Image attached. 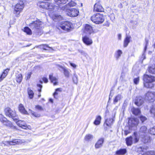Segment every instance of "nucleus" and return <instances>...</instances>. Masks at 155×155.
<instances>
[{"label":"nucleus","instance_id":"nucleus-39","mask_svg":"<svg viewBox=\"0 0 155 155\" xmlns=\"http://www.w3.org/2000/svg\"><path fill=\"white\" fill-rule=\"evenodd\" d=\"M24 31L28 35H31L32 34L31 30L28 27H26L24 28Z\"/></svg>","mask_w":155,"mask_h":155},{"label":"nucleus","instance_id":"nucleus-34","mask_svg":"<svg viewBox=\"0 0 155 155\" xmlns=\"http://www.w3.org/2000/svg\"><path fill=\"white\" fill-rule=\"evenodd\" d=\"M149 71L151 73L155 74V64L152 65L151 66L149 67Z\"/></svg>","mask_w":155,"mask_h":155},{"label":"nucleus","instance_id":"nucleus-48","mask_svg":"<svg viewBox=\"0 0 155 155\" xmlns=\"http://www.w3.org/2000/svg\"><path fill=\"white\" fill-rule=\"evenodd\" d=\"M35 109L40 111L43 110V108L41 106L39 105L36 106Z\"/></svg>","mask_w":155,"mask_h":155},{"label":"nucleus","instance_id":"nucleus-25","mask_svg":"<svg viewBox=\"0 0 155 155\" xmlns=\"http://www.w3.org/2000/svg\"><path fill=\"white\" fill-rule=\"evenodd\" d=\"M59 67L62 68L64 71V73L66 77H68L69 76L70 72L69 70L65 67L59 66Z\"/></svg>","mask_w":155,"mask_h":155},{"label":"nucleus","instance_id":"nucleus-19","mask_svg":"<svg viewBox=\"0 0 155 155\" xmlns=\"http://www.w3.org/2000/svg\"><path fill=\"white\" fill-rule=\"evenodd\" d=\"M49 78L51 82L53 83L54 85H56L58 84V78L55 77H53L52 74L49 75Z\"/></svg>","mask_w":155,"mask_h":155},{"label":"nucleus","instance_id":"nucleus-31","mask_svg":"<svg viewBox=\"0 0 155 155\" xmlns=\"http://www.w3.org/2000/svg\"><path fill=\"white\" fill-rule=\"evenodd\" d=\"M130 37L127 36L124 40V46L125 47H126L130 42Z\"/></svg>","mask_w":155,"mask_h":155},{"label":"nucleus","instance_id":"nucleus-15","mask_svg":"<svg viewBox=\"0 0 155 155\" xmlns=\"http://www.w3.org/2000/svg\"><path fill=\"white\" fill-rule=\"evenodd\" d=\"M84 32L87 34H91L93 32L92 26L88 24H86L84 26Z\"/></svg>","mask_w":155,"mask_h":155},{"label":"nucleus","instance_id":"nucleus-58","mask_svg":"<svg viewBox=\"0 0 155 155\" xmlns=\"http://www.w3.org/2000/svg\"><path fill=\"white\" fill-rule=\"evenodd\" d=\"M43 80L45 83H47L48 82V79L47 78L44 77L43 78Z\"/></svg>","mask_w":155,"mask_h":155},{"label":"nucleus","instance_id":"nucleus-45","mask_svg":"<svg viewBox=\"0 0 155 155\" xmlns=\"http://www.w3.org/2000/svg\"><path fill=\"white\" fill-rule=\"evenodd\" d=\"M139 81V77L134 78V84H138Z\"/></svg>","mask_w":155,"mask_h":155},{"label":"nucleus","instance_id":"nucleus-46","mask_svg":"<svg viewBox=\"0 0 155 155\" xmlns=\"http://www.w3.org/2000/svg\"><path fill=\"white\" fill-rule=\"evenodd\" d=\"M70 6H74L76 5V3L74 1H71L68 3Z\"/></svg>","mask_w":155,"mask_h":155},{"label":"nucleus","instance_id":"nucleus-41","mask_svg":"<svg viewBox=\"0 0 155 155\" xmlns=\"http://www.w3.org/2000/svg\"><path fill=\"white\" fill-rule=\"evenodd\" d=\"M62 91V89L61 88H57L55 90V91L53 95L54 97L56 98H57V95L58 94V92H61Z\"/></svg>","mask_w":155,"mask_h":155},{"label":"nucleus","instance_id":"nucleus-9","mask_svg":"<svg viewBox=\"0 0 155 155\" xmlns=\"http://www.w3.org/2000/svg\"><path fill=\"white\" fill-rule=\"evenodd\" d=\"M145 98L151 102H153L155 100V92L148 91L146 94Z\"/></svg>","mask_w":155,"mask_h":155},{"label":"nucleus","instance_id":"nucleus-56","mask_svg":"<svg viewBox=\"0 0 155 155\" xmlns=\"http://www.w3.org/2000/svg\"><path fill=\"white\" fill-rule=\"evenodd\" d=\"M69 63H70V64L72 67H73L74 68H76L77 66L75 64H74V63H72L70 62H69Z\"/></svg>","mask_w":155,"mask_h":155},{"label":"nucleus","instance_id":"nucleus-21","mask_svg":"<svg viewBox=\"0 0 155 155\" xmlns=\"http://www.w3.org/2000/svg\"><path fill=\"white\" fill-rule=\"evenodd\" d=\"M19 111L22 114H28V112L25 110L24 105L22 104H20L18 107Z\"/></svg>","mask_w":155,"mask_h":155},{"label":"nucleus","instance_id":"nucleus-2","mask_svg":"<svg viewBox=\"0 0 155 155\" xmlns=\"http://www.w3.org/2000/svg\"><path fill=\"white\" fill-rule=\"evenodd\" d=\"M38 5L40 8L45 9L50 11H55L58 9V7L52 3L43 2L38 4Z\"/></svg>","mask_w":155,"mask_h":155},{"label":"nucleus","instance_id":"nucleus-60","mask_svg":"<svg viewBox=\"0 0 155 155\" xmlns=\"http://www.w3.org/2000/svg\"><path fill=\"white\" fill-rule=\"evenodd\" d=\"M121 35L120 34L118 35V38L119 40H121Z\"/></svg>","mask_w":155,"mask_h":155},{"label":"nucleus","instance_id":"nucleus-49","mask_svg":"<svg viewBox=\"0 0 155 155\" xmlns=\"http://www.w3.org/2000/svg\"><path fill=\"white\" fill-rule=\"evenodd\" d=\"M140 120L143 123L145 121L147 120V118L143 116H141L140 117Z\"/></svg>","mask_w":155,"mask_h":155},{"label":"nucleus","instance_id":"nucleus-20","mask_svg":"<svg viewBox=\"0 0 155 155\" xmlns=\"http://www.w3.org/2000/svg\"><path fill=\"white\" fill-rule=\"evenodd\" d=\"M17 124L19 127L24 129H26L27 127L26 124L24 120H18V121L17 122Z\"/></svg>","mask_w":155,"mask_h":155},{"label":"nucleus","instance_id":"nucleus-52","mask_svg":"<svg viewBox=\"0 0 155 155\" xmlns=\"http://www.w3.org/2000/svg\"><path fill=\"white\" fill-rule=\"evenodd\" d=\"M61 18V16L60 15H54V18L58 20H60Z\"/></svg>","mask_w":155,"mask_h":155},{"label":"nucleus","instance_id":"nucleus-33","mask_svg":"<svg viewBox=\"0 0 155 155\" xmlns=\"http://www.w3.org/2000/svg\"><path fill=\"white\" fill-rule=\"evenodd\" d=\"M122 97L121 94H118L116 96L114 100V104L117 103L122 98Z\"/></svg>","mask_w":155,"mask_h":155},{"label":"nucleus","instance_id":"nucleus-10","mask_svg":"<svg viewBox=\"0 0 155 155\" xmlns=\"http://www.w3.org/2000/svg\"><path fill=\"white\" fill-rule=\"evenodd\" d=\"M25 143V141L23 140H21L19 139L13 140L12 141H5V144L7 146L10 145H15L17 144H21Z\"/></svg>","mask_w":155,"mask_h":155},{"label":"nucleus","instance_id":"nucleus-29","mask_svg":"<svg viewBox=\"0 0 155 155\" xmlns=\"http://www.w3.org/2000/svg\"><path fill=\"white\" fill-rule=\"evenodd\" d=\"M16 78L17 81L19 83H20L22 81V74H18L16 75Z\"/></svg>","mask_w":155,"mask_h":155},{"label":"nucleus","instance_id":"nucleus-53","mask_svg":"<svg viewBox=\"0 0 155 155\" xmlns=\"http://www.w3.org/2000/svg\"><path fill=\"white\" fill-rule=\"evenodd\" d=\"M31 72L28 73L27 74V76L26 77V78L27 80L29 79L31 77Z\"/></svg>","mask_w":155,"mask_h":155},{"label":"nucleus","instance_id":"nucleus-4","mask_svg":"<svg viewBox=\"0 0 155 155\" xmlns=\"http://www.w3.org/2000/svg\"><path fill=\"white\" fill-rule=\"evenodd\" d=\"M91 20L96 24H100L104 22V17L103 15L98 13L93 15L91 17Z\"/></svg>","mask_w":155,"mask_h":155},{"label":"nucleus","instance_id":"nucleus-16","mask_svg":"<svg viewBox=\"0 0 155 155\" xmlns=\"http://www.w3.org/2000/svg\"><path fill=\"white\" fill-rule=\"evenodd\" d=\"M93 10L94 12H103L104 9L101 4L96 3L94 5Z\"/></svg>","mask_w":155,"mask_h":155},{"label":"nucleus","instance_id":"nucleus-28","mask_svg":"<svg viewBox=\"0 0 155 155\" xmlns=\"http://www.w3.org/2000/svg\"><path fill=\"white\" fill-rule=\"evenodd\" d=\"M127 152L126 149H120L116 152V154L117 155H124Z\"/></svg>","mask_w":155,"mask_h":155},{"label":"nucleus","instance_id":"nucleus-47","mask_svg":"<svg viewBox=\"0 0 155 155\" xmlns=\"http://www.w3.org/2000/svg\"><path fill=\"white\" fill-rule=\"evenodd\" d=\"M7 75L5 74L4 72H3L2 74L1 75L0 77V82L2 81L3 79L5 78Z\"/></svg>","mask_w":155,"mask_h":155},{"label":"nucleus","instance_id":"nucleus-36","mask_svg":"<svg viewBox=\"0 0 155 155\" xmlns=\"http://www.w3.org/2000/svg\"><path fill=\"white\" fill-rule=\"evenodd\" d=\"M148 132L151 135H155V126L150 128L148 130Z\"/></svg>","mask_w":155,"mask_h":155},{"label":"nucleus","instance_id":"nucleus-43","mask_svg":"<svg viewBox=\"0 0 155 155\" xmlns=\"http://www.w3.org/2000/svg\"><path fill=\"white\" fill-rule=\"evenodd\" d=\"M29 111H30L31 114L35 117H39L40 116V114H37L30 109L29 110Z\"/></svg>","mask_w":155,"mask_h":155},{"label":"nucleus","instance_id":"nucleus-27","mask_svg":"<svg viewBox=\"0 0 155 155\" xmlns=\"http://www.w3.org/2000/svg\"><path fill=\"white\" fill-rule=\"evenodd\" d=\"M93 138V136L91 134H87L84 137V140L86 141H89L92 140Z\"/></svg>","mask_w":155,"mask_h":155},{"label":"nucleus","instance_id":"nucleus-8","mask_svg":"<svg viewBox=\"0 0 155 155\" xmlns=\"http://www.w3.org/2000/svg\"><path fill=\"white\" fill-rule=\"evenodd\" d=\"M24 7V5L22 3L21 4H17L14 8V13L15 16L18 17L19 16V14L21 11Z\"/></svg>","mask_w":155,"mask_h":155},{"label":"nucleus","instance_id":"nucleus-59","mask_svg":"<svg viewBox=\"0 0 155 155\" xmlns=\"http://www.w3.org/2000/svg\"><path fill=\"white\" fill-rule=\"evenodd\" d=\"M142 58H143V60L145 58V55L144 53H143L142 55Z\"/></svg>","mask_w":155,"mask_h":155},{"label":"nucleus","instance_id":"nucleus-5","mask_svg":"<svg viewBox=\"0 0 155 155\" xmlns=\"http://www.w3.org/2000/svg\"><path fill=\"white\" fill-rule=\"evenodd\" d=\"M72 23L70 22L65 21L57 26V28L59 30L61 29L64 31H69L71 28Z\"/></svg>","mask_w":155,"mask_h":155},{"label":"nucleus","instance_id":"nucleus-11","mask_svg":"<svg viewBox=\"0 0 155 155\" xmlns=\"http://www.w3.org/2000/svg\"><path fill=\"white\" fill-rule=\"evenodd\" d=\"M5 114V115L9 117H13L16 115L15 110H13L10 107H7L4 109Z\"/></svg>","mask_w":155,"mask_h":155},{"label":"nucleus","instance_id":"nucleus-13","mask_svg":"<svg viewBox=\"0 0 155 155\" xmlns=\"http://www.w3.org/2000/svg\"><path fill=\"white\" fill-rule=\"evenodd\" d=\"M140 137L144 136L147 134V128L146 126H143L141 127L139 133Z\"/></svg>","mask_w":155,"mask_h":155},{"label":"nucleus","instance_id":"nucleus-22","mask_svg":"<svg viewBox=\"0 0 155 155\" xmlns=\"http://www.w3.org/2000/svg\"><path fill=\"white\" fill-rule=\"evenodd\" d=\"M142 138V141L144 143H146L149 142L150 141V137L147 136V134L144 136L140 137Z\"/></svg>","mask_w":155,"mask_h":155},{"label":"nucleus","instance_id":"nucleus-62","mask_svg":"<svg viewBox=\"0 0 155 155\" xmlns=\"http://www.w3.org/2000/svg\"><path fill=\"white\" fill-rule=\"evenodd\" d=\"M49 101H50V102H51V103H53V99H49Z\"/></svg>","mask_w":155,"mask_h":155},{"label":"nucleus","instance_id":"nucleus-12","mask_svg":"<svg viewBox=\"0 0 155 155\" xmlns=\"http://www.w3.org/2000/svg\"><path fill=\"white\" fill-rule=\"evenodd\" d=\"M68 12L67 13L68 15L71 17H76L78 16L79 13V11L76 9L72 8L68 10Z\"/></svg>","mask_w":155,"mask_h":155},{"label":"nucleus","instance_id":"nucleus-1","mask_svg":"<svg viewBox=\"0 0 155 155\" xmlns=\"http://www.w3.org/2000/svg\"><path fill=\"white\" fill-rule=\"evenodd\" d=\"M143 80L144 87L147 88H152L153 87V82H155V77L151 75L144 74Z\"/></svg>","mask_w":155,"mask_h":155},{"label":"nucleus","instance_id":"nucleus-40","mask_svg":"<svg viewBox=\"0 0 155 155\" xmlns=\"http://www.w3.org/2000/svg\"><path fill=\"white\" fill-rule=\"evenodd\" d=\"M122 52L120 50H118L115 54V56L117 59H118L122 54Z\"/></svg>","mask_w":155,"mask_h":155},{"label":"nucleus","instance_id":"nucleus-42","mask_svg":"<svg viewBox=\"0 0 155 155\" xmlns=\"http://www.w3.org/2000/svg\"><path fill=\"white\" fill-rule=\"evenodd\" d=\"M138 155H155V151H151L147 152L143 154H139Z\"/></svg>","mask_w":155,"mask_h":155},{"label":"nucleus","instance_id":"nucleus-57","mask_svg":"<svg viewBox=\"0 0 155 155\" xmlns=\"http://www.w3.org/2000/svg\"><path fill=\"white\" fill-rule=\"evenodd\" d=\"M9 69L7 68V69H5V70L4 71H3V72H4V73H5L6 75H7V74L8 73V72L9 71Z\"/></svg>","mask_w":155,"mask_h":155},{"label":"nucleus","instance_id":"nucleus-63","mask_svg":"<svg viewBox=\"0 0 155 155\" xmlns=\"http://www.w3.org/2000/svg\"><path fill=\"white\" fill-rule=\"evenodd\" d=\"M65 8L64 7V8H63V7H62V9H63V10H65Z\"/></svg>","mask_w":155,"mask_h":155},{"label":"nucleus","instance_id":"nucleus-17","mask_svg":"<svg viewBox=\"0 0 155 155\" xmlns=\"http://www.w3.org/2000/svg\"><path fill=\"white\" fill-rule=\"evenodd\" d=\"M144 102V100L143 98L139 96L137 97L135 101V104L137 106H140Z\"/></svg>","mask_w":155,"mask_h":155},{"label":"nucleus","instance_id":"nucleus-23","mask_svg":"<svg viewBox=\"0 0 155 155\" xmlns=\"http://www.w3.org/2000/svg\"><path fill=\"white\" fill-rule=\"evenodd\" d=\"M55 3L59 5V7L62 5L65 4L67 2L68 0H54Z\"/></svg>","mask_w":155,"mask_h":155},{"label":"nucleus","instance_id":"nucleus-54","mask_svg":"<svg viewBox=\"0 0 155 155\" xmlns=\"http://www.w3.org/2000/svg\"><path fill=\"white\" fill-rule=\"evenodd\" d=\"M37 86L39 87V88L38 89V91L39 92H40L41 91V89L42 87V86L40 84H38Z\"/></svg>","mask_w":155,"mask_h":155},{"label":"nucleus","instance_id":"nucleus-3","mask_svg":"<svg viewBox=\"0 0 155 155\" xmlns=\"http://www.w3.org/2000/svg\"><path fill=\"white\" fill-rule=\"evenodd\" d=\"M43 23L39 20L33 21L29 24V26L35 33H39L43 27Z\"/></svg>","mask_w":155,"mask_h":155},{"label":"nucleus","instance_id":"nucleus-32","mask_svg":"<svg viewBox=\"0 0 155 155\" xmlns=\"http://www.w3.org/2000/svg\"><path fill=\"white\" fill-rule=\"evenodd\" d=\"M150 112L152 117L155 119V106H153L150 110Z\"/></svg>","mask_w":155,"mask_h":155},{"label":"nucleus","instance_id":"nucleus-30","mask_svg":"<svg viewBox=\"0 0 155 155\" xmlns=\"http://www.w3.org/2000/svg\"><path fill=\"white\" fill-rule=\"evenodd\" d=\"M101 117L100 116H98L96 117V119L94 122V124L96 125L99 124L101 120Z\"/></svg>","mask_w":155,"mask_h":155},{"label":"nucleus","instance_id":"nucleus-26","mask_svg":"<svg viewBox=\"0 0 155 155\" xmlns=\"http://www.w3.org/2000/svg\"><path fill=\"white\" fill-rule=\"evenodd\" d=\"M133 138H132L131 136L128 137L126 138V143L127 146H131L133 143Z\"/></svg>","mask_w":155,"mask_h":155},{"label":"nucleus","instance_id":"nucleus-44","mask_svg":"<svg viewBox=\"0 0 155 155\" xmlns=\"http://www.w3.org/2000/svg\"><path fill=\"white\" fill-rule=\"evenodd\" d=\"M128 130H125L124 131V134L125 135H127L131 132L132 130H133V129H132V128L130 127H128Z\"/></svg>","mask_w":155,"mask_h":155},{"label":"nucleus","instance_id":"nucleus-35","mask_svg":"<svg viewBox=\"0 0 155 155\" xmlns=\"http://www.w3.org/2000/svg\"><path fill=\"white\" fill-rule=\"evenodd\" d=\"M113 121V120L112 118H109L106 120L105 123L107 126H109L112 124Z\"/></svg>","mask_w":155,"mask_h":155},{"label":"nucleus","instance_id":"nucleus-37","mask_svg":"<svg viewBox=\"0 0 155 155\" xmlns=\"http://www.w3.org/2000/svg\"><path fill=\"white\" fill-rule=\"evenodd\" d=\"M133 113L136 115H137L140 113V110L138 108H134L132 110Z\"/></svg>","mask_w":155,"mask_h":155},{"label":"nucleus","instance_id":"nucleus-61","mask_svg":"<svg viewBox=\"0 0 155 155\" xmlns=\"http://www.w3.org/2000/svg\"><path fill=\"white\" fill-rule=\"evenodd\" d=\"M147 42H146V45L145 46V48H144V51H145L147 49Z\"/></svg>","mask_w":155,"mask_h":155},{"label":"nucleus","instance_id":"nucleus-38","mask_svg":"<svg viewBox=\"0 0 155 155\" xmlns=\"http://www.w3.org/2000/svg\"><path fill=\"white\" fill-rule=\"evenodd\" d=\"M28 94L30 99H32L34 96V93L33 91L30 89L28 90Z\"/></svg>","mask_w":155,"mask_h":155},{"label":"nucleus","instance_id":"nucleus-18","mask_svg":"<svg viewBox=\"0 0 155 155\" xmlns=\"http://www.w3.org/2000/svg\"><path fill=\"white\" fill-rule=\"evenodd\" d=\"M104 139L101 138L99 139L95 144V147L96 149H98L101 147L103 145L104 142Z\"/></svg>","mask_w":155,"mask_h":155},{"label":"nucleus","instance_id":"nucleus-64","mask_svg":"<svg viewBox=\"0 0 155 155\" xmlns=\"http://www.w3.org/2000/svg\"><path fill=\"white\" fill-rule=\"evenodd\" d=\"M41 96V95H40V94H39V95H38V97H40Z\"/></svg>","mask_w":155,"mask_h":155},{"label":"nucleus","instance_id":"nucleus-6","mask_svg":"<svg viewBox=\"0 0 155 155\" xmlns=\"http://www.w3.org/2000/svg\"><path fill=\"white\" fill-rule=\"evenodd\" d=\"M0 121L4 125L12 129H15V127L12 124L11 121L8 120L3 115L0 114Z\"/></svg>","mask_w":155,"mask_h":155},{"label":"nucleus","instance_id":"nucleus-7","mask_svg":"<svg viewBox=\"0 0 155 155\" xmlns=\"http://www.w3.org/2000/svg\"><path fill=\"white\" fill-rule=\"evenodd\" d=\"M139 123L138 120L137 118H132L130 119L128 121L129 127L135 130Z\"/></svg>","mask_w":155,"mask_h":155},{"label":"nucleus","instance_id":"nucleus-50","mask_svg":"<svg viewBox=\"0 0 155 155\" xmlns=\"http://www.w3.org/2000/svg\"><path fill=\"white\" fill-rule=\"evenodd\" d=\"M11 117L13 119V120L16 123V124L17 122L18 121V120H19L18 119V117L16 116V114L13 117Z\"/></svg>","mask_w":155,"mask_h":155},{"label":"nucleus","instance_id":"nucleus-24","mask_svg":"<svg viewBox=\"0 0 155 155\" xmlns=\"http://www.w3.org/2000/svg\"><path fill=\"white\" fill-rule=\"evenodd\" d=\"M132 138L133 143H137L139 140V137L138 135L137 132H134V135L133 136Z\"/></svg>","mask_w":155,"mask_h":155},{"label":"nucleus","instance_id":"nucleus-55","mask_svg":"<svg viewBox=\"0 0 155 155\" xmlns=\"http://www.w3.org/2000/svg\"><path fill=\"white\" fill-rule=\"evenodd\" d=\"M43 48L45 50H48V48H50L47 45H43Z\"/></svg>","mask_w":155,"mask_h":155},{"label":"nucleus","instance_id":"nucleus-51","mask_svg":"<svg viewBox=\"0 0 155 155\" xmlns=\"http://www.w3.org/2000/svg\"><path fill=\"white\" fill-rule=\"evenodd\" d=\"M79 52L82 55H83L85 57H86L87 55V53L82 50H79Z\"/></svg>","mask_w":155,"mask_h":155},{"label":"nucleus","instance_id":"nucleus-14","mask_svg":"<svg viewBox=\"0 0 155 155\" xmlns=\"http://www.w3.org/2000/svg\"><path fill=\"white\" fill-rule=\"evenodd\" d=\"M84 43L87 45H91L93 43L92 40L87 36H85L82 38Z\"/></svg>","mask_w":155,"mask_h":155}]
</instances>
